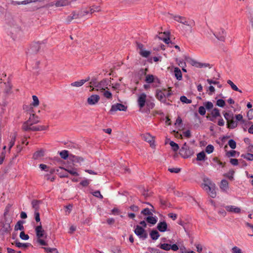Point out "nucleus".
<instances>
[{
    "mask_svg": "<svg viewBox=\"0 0 253 253\" xmlns=\"http://www.w3.org/2000/svg\"><path fill=\"white\" fill-rule=\"evenodd\" d=\"M44 155V151L43 150H40L37 151L33 154V158L34 159H38V158L43 156Z\"/></svg>",
    "mask_w": 253,
    "mask_h": 253,
    "instance_id": "nucleus-34",
    "label": "nucleus"
},
{
    "mask_svg": "<svg viewBox=\"0 0 253 253\" xmlns=\"http://www.w3.org/2000/svg\"><path fill=\"white\" fill-rule=\"evenodd\" d=\"M139 54L143 57L147 58L151 54L150 51L145 50L144 49L139 51Z\"/></svg>",
    "mask_w": 253,
    "mask_h": 253,
    "instance_id": "nucleus-51",
    "label": "nucleus"
},
{
    "mask_svg": "<svg viewBox=\"0 0 253 253\" xmlns=\"http://www.w3.org/2000/svg\"><path fill=\"white\" fill-rule=\"evenodd\" d=\"M220 188L224 191H226L229 189V183L225 179H222L219 185Z\"/></svg>",
    "mask_w": 253,
    "mask_h": 253,
    "instance_id": "nucleus-25",
    "label": "nucleus"
},
{
    "mask_svg": "<svg viewBox=\"0 0 253 253\" xmlns=\"http://www.w3.org/2000/svg\"><path fill=\"white\" fill-rule=\"evenodd\" d=\"M35 219L37 222H41V218L40 216V213L38 211H35L34 212Z\"/></svg>",
    "mask_w": 253,
    "mask_h": 253,
    "instance_id": "nucleus-61",
    "label": "nucleus"
},
{
    "mask_svg": "<svg viewBox=\"0 0 253 253\" xmlns=\"http://www.w3.org/2000/svg\"><path fill=\"white\" fill-rule=\"evenodd\" d=\"M157 229L161 232H164L168 230V225L165 221H160L157 224Z\"/></svg>",
    "mask_w": 253,
    "mask_h": 253,
    "instance_id": "nucleus-18",
    "label": "nucleus"
},
{
    "mask_svg": "<svg viewBox=\"0 0 253 253\" xmlns=\"http://www.w3.org/2000/svg\"><path fill=\"white\" fill-rule=\"evenodd\" d=\"M45 252L47 253H58V252L56 248H51L48 247L43 248Z\"/></svg>",
    "mask_w": 253,
    "mask_h": 253,
    "instance_id": "nucleus-40",
    "label": "nucleus"
},
{
    "mask_svg": "<svg viewBox=\"0 0 253 253\" xmlns=\"http://www.w3.org/2000/svg\"><path fill=\"white\" fill-rule=\"evenodd\" d=\"M225 208L227 211L235 213H239L241 211L240 208L232 205L226 206Z\"/></svg>",
    "mask_w": 253,
    "mask_h": 253,
    "instance_id": "nucleus-15",
    "label": "nucleus"
},
{
    "mask_svg": "<svg viewBox=\"0 0 253 253\" xmlns=\"http://www.w3.org/2000/svg\"><path fill=\"white\" fill-rule=\"evenodd\" d=\"M168 170L171 173H177L180 171L181 169L180 168H169L168 169Z\"/></svg>",
    "mask_w": 253,
    "mask_h": 253,
    "instance_id": "nucleus-60",
    "label": "nucleus"
},
{
    "mask_svg": "<svg viewBox=\"0 0 253 253\" xmlns=\"http://www.w3.org/2000/svg\"><path fill=\"white\" fill-rule=\"evenodd\" d=\"M158 247L167 251L170 250V244L168 243L160 244Z\"/></svg>",
    "mask_w": 253,
    "mask_h": 253,
    "instance_id": "nucleus-38",
    "label": "nucleus"
},
{
    "mask_svg": "<svg viewBox=\"0 0 253 253\" xmlns=\"http://www.w3.org/2000/svg\"><path fill=\"white\" fill-rule=\"evenodd\" d=\"M160 203L162 206L166 207H170L171 204L168 202L167 200L164 199L161 196L159 197Z\"/></svg>",
    "mask_w": 253,
    "mask_h": 253,
    "instance_id": "nucleus-26",
    "label": "nucleus"
},
{
    "mask_svg": "<svg viewBox=\"0 0 253 253\" xmlns=\"http://www.w3.org/2000/svg\"><path fill=\"white\" fill-rule=\"evenodd\" d=\"M134 233L143 240H145L148 237V234L146 231L142 227L137 225L134 230Z\"/></svg>",
    "mask_w": 253,
    "mask_h": 253,
    "instance_id": "nucleus-5",
    "label": "nucleus"
},
{
    "mask_svg": "<svg viewBox=\"0 0 253 253\" xmlns=\"http://www.w3.org/2000/svg\"><path fill=\"white\" fill-rule=\"evenodd\" d=\"M180 100L183 103L190 104L192 103V100L191 99H188L184 95L181 96L180 98Z\"/></svg>",
    "mask_w": 253,
    "mask_h": 253,
    "instance_id": "nucleus-48",
    "label": "nucleus"
},
{
    "mask_svg": "<svg viewBox=\"0 0 253 253\" xmlns=\"http://www.w3.org/2000/svg\"><path fill=\"white\" fill-rule=\"evenodd\" d=\"M39 122L40 120L38 116L32 113L30 114L29 119L23 123L22 126H32Z\"/></svg>",
    "mask_w": 253,
    "mask_h": 253,
    "instance_id": "nucleus-6",
    "label": "nucleus"
},
{
    "mask_svg": "<svg viewBox=\"0 0 253 253\" xmlns=\"http://www.w3.org/2000/svg\"><path fill=\"white\" fill-rule=\"evenodd\" d=\"M156 97L162 102L165 103V94L160 89H157L156 91Z\"/></svg>",
    "mask_w": 253,
    "mask_h": 253,
    "instance_id": "nucleus-17",
    "label": "nucleus"
},
{
    "mask_svg": "<svg viewBox=\"0 0 253 253\" xmlns=\"http://www.w3.org/2000/svg\"><path fill=\"white\" fill-rule=\"evenodd\" d=\"M89 11L87 9H82L77 11H74L72 13V15L68 16L67 18V21L70 23L73 19H76L83 18L89 14Z\"/></svg>",
    "mask_w": 253,
    "mask_h": 253,
    "instance_id": "nucleus-3",
    "label": "nucleus"
},
{
    "mask_svg": "<svg viewBox=\"0 0 253 253\" xmlns=\"http://www.w3.org/2000/svg\"><path fill=\"white\" fill-rule=\"evenodd\" d=\"M216 105L220 107H224L225 105V102L222 99H219L216 101Z\"/></svg>",
    "mask_w": 253,
    "mask_h": 253,
    "instance_id": "nucleus-55",
    "label": "nucleus"
},
{
    "mask_svg": "<svg viewBox=\"0 0 253 253\" xmlns=\"http://www.w3.org/2000/svg\"><path fill=\"white\" fill-rule=\"evenodd\" d=\"M142 138L144 140L148 142L152 148L155 147L154 137L150 135V133H148L143 134Z\"/></svg>",
    "mask_w": 253,
    "mask_h": 253,
    "instance_id": "nucleus-10",
    "label": "nucleus"
},
{
    "mask_svg": "<svg viewBox=\"0 0 253 253\" xmlns=\"http://www.w3.org/2000/svg\"><path fill=\"white\" fill-rule=\"evenodd\" d=\"M100 8L98 6H95L93 5L92 7H89V9L88 10L89 11V15H91L92 13H94L96 11H100Z\"/></svg>",
    "mask_w": 253,
    "mask_h": 253,
    "instance_id": "nucleus-50",
    "label": "nucleus"
},
{
    "mask_svg": "<svg viewBox=\"0 0 253 253\" xmlns=\"http://www.w3.org/2000/svg\"><path fill=\"white\" fill-rule=\"evenodd\" d=\"M153 215H150L147 217H146L145 219V220L149 223L154 225L157 222V218L156 216H152Z\"/></svg>",
    "mask_w": 253,
    "mask_h": 253,
    "instance_id": "nucleus-23",
    "label": "nucleus"
},
{
    "mask_svg": "<svg viewBox=\"0 0 253 253\" xmlns=\"http://www.w3.org/2000/svg\"><path fill=\"white\" fill-rule=\"evenodd\" d=\"M182 24L187 26L188 28V30L190 33H192V28L195 25V23L194 20L188 18L186 21H184Z\"/></svg>",
    "mask_w": 253,
    "mask_h": 253,
    "instance_id": "nucleus-16",
    "label": "nucleus"
},
{
    "mask_svg": "<svg viewBox=\"0 0 253 253\" xmlns=\"http://www.w3.org/2000/svg\"><path fill=\"white\" fill-rule=\"evenodd\" d=\"M12 245H15V246L17 248H23L26 249L29 247L32 246V244L29 243H20L18 240H16L14 243H12Z\"/></svg>",
    "mask_w": 253,
    "mask_h": 253,
    "instance_id": "nucleus-19",
    "label": "nucleus"
},
{
    "mask_svg": "<svg viewBox=\"0 0 253 253\" xmlns=\"http://www.w3.org/2000/svg\"><path fill=\"white\" fill-rule=\"evenodd\" d=\"M127 110V106H125L121 103H116L112 105L109 113L113 114V112L117 111H126Z\"/></svg>",
    "mask_w": 253,
    "mask_h": 253,
    "instance_id": "nucleus-8",
    "label": "nucleus"
},
{
    "mask_svg": "<svg viewBox=\"0 0 253 253\" xmlns=\"http://www.w3.org/2000/svg\"><path fill=\"white\" fill-rule=\"evenodd\" d=\"M11 227L10 224H5L3 225L2 228L0 229V233L1 234L4 235L9 233L11 231Z\"/></svg>",
    "mask_w": 253,
    "mask_h": 253,
    "instance_id": "nucleus-20",
    "label": "nucleus"
},
{
    "mask_svg": "<svg viewBox=\"0 0 253 253\" xmlns=\"http://www.w3.org/2000/svg\"><path fill=\"white\" fill-rule=\"evenodd\" d=\"M169 145L171 147L172 150L174 152L177 151L179 149L178 145L173 141H170Z\"/></svg>",
    "mask_w": 253,
    "mask_h": 253,
    "instance_id": "nucleus-43",
    "label": "nucleus"
},
{
    "mask_svg": "<svg viewBox=\"0 0 253 253\" xmlns=\"http://www.w3.org/2000/svg\"><path fill=\"white\" fill-rule=\"evenodd\" d=\"M211 114L213 118H216L218 117H220L219 110L217 108H214L212 111Z\"/></svg>",
    "mask_w": 253,
    "mask_h": 253,
    "instance_id": "nucleus-44",
    "label": "nucleus"
},
{
    "mask_svg": "<svg viewBox=\"0 0 253 253\" xmlns=\"http://www.w3.org/2000/svg\"><path fill=\"white\" fill-rule=\"evenodd\" d=\"M147 95L145 93H142L139 94L137 99V104L138 106L140 109L143 108L145 105L147 100H146Z\"/></svg>",
    "mask_w": 253,
    "mask_h": 253,
    "instance_id": "nucleus-9",
    "label": "nucleus"
},
{
    "mask_svg": "<svg viewBox=\"0 0 253 253\" xmlns=\"http://www.w3.org/2000/svg\"><path fill=\"white\" fill-rule=\"evenodd\" d=\"M174 76L178 81H181L182 79V75L180 69L178 67H175L174 69Z\"/></svg>",
    "mask_w": 253,
    "mask_h": 253,
    "instance_id": "nucleus-24",
    "label": "nucleus"
},
{
    "mask_svg": "<svg viewBox=\"0 0 253 253\" xmlns=\"http://www.w3.org/2000/svg\"><path fill=\"white\" fill-rule=\"evenodd\" d=\"M214 147L211 144H209L206 148L205 151L208 154H211L213 152Z\"/></svg>",
    "mask_w": 253,
    "mask_h": 253,
    "instance_id": "nucleus-54",
    "label": "nucleus"
},
{
    "mask_svg": "<svg viewBox=\"0 0 253 253\" xmlns=\"http://www.w3.org/2000/svg\"><path fill=\"white\" fill-rule=\"evenodd\" d=\"M16 133H14L12 135L10 136L11 140L8 144L9 151H10L11 148L14 146L16 141Z\"/></svg>",
    "mask_w": 253,
    "mask_h": 253,
    "instance_id": "nucleus-31",
    "label": "nucleus"
},
{
    "mask_svg": "<svg viewBox=\"0 0 253 253\" xmlns=\"http://www.w3.org/2000/svg\"><path fill=\"white\" fill-rule=\"evenodd\" d=\"M141 213L144 215H148L149 216L150 215H153V213L150 211V209L148 208H145L142 210Z\"/></svg>",
    "mask_w": 253,
    "mask_h": 253,
    "instance_id": "nucleus-52",
    "label": "nucleus"
},
{
    "mask_svg": "<svg viewBox=\"0 0 253 253\" xmlns=\"http://www.w3.org/2000/svg\"><path fill=\"white\" fill-rule=\"evenodd\" d=\"M241 157L248 161H253V154L250 153H247L246 154H242Z\"/></svg>",
    "mask_w": 253,
    "mask_h": 253,
    "instance_id": "nucleus-37",
    "label": "nucleus"
},
{
    "mask_svg": "<svg viewBox=\"0 0 253 253\" xmlns=\"http://www.w3.org/2000/svg\"><path fill=\"white\" fill-rule=\"evenodd\" d=\"M41 203V201L40 200H34L32 201V205L35 211H38L40 209V204Z\"/></svg>",
    "mask_w": 253,
    "mask_h": 253,
    "instance_id": "nucleus-30",
    "label": "nucleus"
},
{
    "mask_svg": "<svg viewBox=\"0 0 253 253\" xmlns=\"http://www.w3.org/2000/svg\"><path fill=\"white\" fill-rule=\"evenodd\" d=\"M207 159L205 153L204 151H202L197 154L196 160L198 161H203Z\"/></svg>",
    "mask_w": 253,
    "mask_h": 253,
    "instance_id": "nucleus-32",
    "label": "nucleus"
},
{
    "mask_svg": "<svg viewBox=\"0 0 253 253\" xmlns=\"http://www.w3.org/2000/svg\"><path fill=\"white\" fill-rule=\"evenodd\" d=\"M224 117L225 120L228 122L230 119H233V114H229V113H225L224 114Z\"/></svg>",
    "mask_w": 253,
    "mask_h": 253,
    "instance_id": "nucleus-57",
    "label": "nucleus"
},
{
    "mask_svg": "<svg viewBox=\"0 0 253 253\" xmlns=\"http://www.w3.org/2000/svg\"><path fill=\"white\" fill-rule=\"evenodd\" d=\"M20 238L23 240H27L29 239V236L28 234H26L24 231H22L20 233Z\"/></svg>",
    "mask_w": 253,
    "mask_h": 253,
    "instance_id": "nucleus-56",
    "label": "nucleus"
},
{
    "mask_svg": "<svg viewBox=\"0 0 253 253\" xmlns=\"http://www.w3.org/2000/svg\"><path fill=\"white\" fill-rule=\"evenodd\" d=\"M228 144L230 147L232 149H234L236 147V142L232 139H231L228 141Z\"/></svg>",
    "mask_w": 253,
    "mask_h": 253,
    "instance_id": "nucleus-53",
    "label": "nucleus"
},
{
    "mask_svg": "<svg viewBox=\"0 0 253 253\" xmlns=\"http://www.w3.org/2000/svg\"><path fill=\"white\" fill-rule=\"evenodd\" d=\"M84 84V82L82 80L78 81L71 84V85L74 87H80Z\"/></svg>",
    "mask_w": 253,
    "mask_h": 253,
    "instance_id": "nucleus-49",
    "label": "nucleus"
},
{
    "mask_svg": "<svg viewBox=\"0 0 253 253\" xmlns=\"http://www.w3.org/2000/svg\"><path fill=\"white\" fill-rule=\"evenodd\" d=\"M172 18L175 21L181 24L187 19L186 17L179 15H173Z\"/></svg>",
    "mask_w": 253,
    "mask_h": 253,
    "instance_id": "nucleus-29",
    "label": "nucleus"
},
{
    "mask_svg": "<svg viewBox=\"0 0 253 253\" xmlns=\"http://www.w3.org/2000/svg\"><path fill=\"white\" fill-rule=\"evenodd\" d=\"M162 34V33H161ZM163 35H165V37H162L161 36H158V38L161 40L163 41L166 44H169L170 42V39H169V35L170 33L169 32H164L163 33Z\"/></svg>",
    "mask_w": 253,
    "mask_h": 253,
    "instance_id": "nucleus-21",
    "label": "nucleus"
},
{
    "mask_svg": "<svg viewBox=\"0 0 253 253\" xmlns=\"http://www.w3.org/2000/svg\"><path fill=\"white\" fill-rule=\"evenodd\" d=\"M215 37L220 41H224L226 37V32L223 29H221L218 33L214 34Z\"/></svg>",
    "mask_w": 253,
    "mask_h": 253,
    "instance_id": "nucleus-14",
    "label": "nucleus"
},
{
    "mask_svg": "<svg viewBox=\"0 0 253 253\" xmlns=\"http://www.w3.org/2000/svg\"><path fill=\"white\" fill-rule=\"evenodd\" d=\"M92 194L95 197L99 198L101 199H103V196L101 194L99 190H96L92 193Z\"/></svg>",
    "mask_w": 253,
    "mask_h": 253,
    "instance_id": "nucleus-58",
    "label": "nucleus"
},
{
    "mask_svg": "<svg viewBox=\"0 0 253 253\" xmlns=\"http://www.w3.org/2000/svg\"><path fill=\"white\" fill-rule=\"evenodd\" d=\"M11 89L12 86L9 83H7V84L5 86V88L4 90V92L6 95H8L11 93Z\"/></svg>",
    "mask_w": 253,
    "mask_h": 253,
    "instance_id": "nucleus-45",
    "label": "nucleus"
},
{
    "mask_svg": "<svg viewBox=\"0 0 253 253\" xmlns=\"http://www.w3.org/2000/svg\"><path fill=\"white\" fill-rule=\"evenodd\" d=\"M190 63L193 66H195L197 68H203V67H210V64L209 63H202L196 61L194 59H191L190 60Z\"/></svg>",
    "mask_w": 253,
    "mask_h": 253,
    "instance_id": "nucleus-13",
    "label": "nucleus"
},
{
    "mask_svg": "<svg viewBox=\"0 0 253 253\" xmlns=\"http://www.w3.org/2000/svg\"><path fill=\"white\" fill-rule=\"evenodd\" d=\"M36 236L38 238L37 242L42 246H47V244L44 240L42 238H46L47 237L46 233L42 229L41 222L35 228Z\"/></svg>",
    "mask_w": 253,
    "mask_h": 253,
    "instance_id": "nucleus-2",
    "label": "nucleus"
},
{
    "mask_svg": "<svg viewBox=\"0 0 253 253\" xmlns=\"http://www.w3.org/2000/svg\"><path fill=\"white\" fill-rule=\"evenodd\" d=\"M32 98L33 101L31 105L34 107H37L39 105V100L38 97L36 95H34L32 96Z\"/></svg>",
    "mask_w": 253,
    "mask_h": 253,
    "instance_id": "nucleus-42",
    "label": "nucleus"
},
{
    "mask_svg": "<svg viewBox=\"0 0 253 253\" xmlns=\"http://www.w3.org/2000/svg\"><path fill=\"white\" fill-rule=\"evenodd\" d=\"M227 127L229 128H235L237 126V122L234 121L233 119H230L227 122Z\"/></svg>",
    "mask_w": 253,
    "mask_h": 253,
    "instance_id": "nucleus-33",
    "label": "nucleus"
},
{
    "mask_svg": "<svg viewBox=\"0 0 253 253\" xmlns=\"http://www.w3.org/2000/svg\"><path fill=\"white\" fill-rule=\"evenodd\" d=\"M194 153L193 149L190 148L186 142L183 144L179 150V154L184 159L190 157Z\"/></svg>",
    "mask_w": 253,
    "mask_h": 253,
    "instance_id": "nucleus-4",
    "label": "nucleus"
},
{
    "mask_svg": "<svg viewBox=\"0 0 253 253\" xmlns=\"http://www.w3.org/2000/svg\"><path fill=\"white\" fill-rule=\"evenodd\" d=\"M247 117L249 120L253 118V109H250L247 112Z\"/></svg>",
    "mask_w": 253,
    "mask_h": 253,
    "instance_id": "nucleus-63",
    "label": "nucleus"
},
{
    "mask_svg": "<svg viewBox=\"0 0 253 253\" xmlns=\"http://www.w3.org/2000/svg\"><path fill=\"white\" fill-rule=\"evenodd\" d=\"M234 171L233 170H230L228 173L224 174V176L228 178L230 180H233L234 179L233 175L234 174Z\"/></svg>",
    "mask_w": 253,
    "mask_h": 253,
    "instance_id": "nucleus-46",
    "label": "nucleus"
},
{
    "mask_svg": "<svg viewBox=\"0 0 253 253\" xmlns=\"http://www.w3.org/2000/svg\"><path fill=\"white\" fill-rule=\"evenodd\" d=\"M145 82L148 84L155 83V78L152 75H148L146 77Z\"/></svg>",
    "mask_w": 253,
    "mask_h": 253,
    "instance_id": "nucleus-39",
    "label": "nucleus"
},
{
    "mask_svg": "<svg viewBox=\"0 0 253 253\" xmlns=\"http://www.w3.org/2000/svg\"><path fill=\"white\" fill-rule=\"evenodd\" d=\"M204 183L202 184L203 188L207 191L209 195L212 198H215L216 192L215 191V184L208 177L203 179Z\"/></svg>",
    "mask_w": 253,
    "mask_h": 253,
    "instance_id": "nucleus-1",
    "label": "nucleus"
},
{
    "mask_svg": "<svg viewBox=\"0 0 253 253\" xmlns=\"http://www.w3.org/2000/svg\"><path fill=\"white\" fill-rule=\"evenodd\" d=\"M160 236L159 232L156 230H152L150 233V236L153 240H157Z\"/></svg>",
    "mask_w": 253,
    "mask_h": 253,
    "instance_id": "nucleus-28",
    "label": "nucleus"
},
{
    "mask_svg": "<svg viewBox=\"0 0 253 253\" xmlns=\"http://www.w3.org/2000/svg\"><path fill=\"white\" fill-rule=\"evenodd\" d=\"M147 108L150 110V109H153L155 106V103L154 102H151L150 101L147 100L146 103Z\"/></svg>",
    "mask_w": 253,
    "mask_h": 253,
    "instance_id": "nucleus-59",
    "label": "nucleus"
},
{
    "mask_svg": "<svg viewBox=\"0 0 253 253\" xmlns=\"http://www.w3.org/2000/svg\"><path fill=\"white\" fill-rule=\"evenodd\" d=\"M25 223V221L23 220H19L14 227V230L15 231L21 230L23 231L24 229V227L23 224Z\"/></svg>",
    "mask_w": 253,
    "mask_h": 253,
    "instance_id": "nucleus-27",
    "label": "nucleus"
},
{
    "mask_svg": "<svg viewBox=\"0 0 253 253\" xmlns=\"http://www.w3.org/2000/svg\"><path fill=\"white\" fill-rule=\"evenodd\" d=\"M227 83L228 84H229L232 88V89L235 91H238L239 92L242 93V91L241 90L239 89L238 87L231 81L229 80L227 81Z\"/></svg>",
    "mask_w": 253,
    "mask_h": 253,
    "instance_id": "nucleus-36",
    "label": "nucleus"
},
{
    "mask_svg": "<svg viewBox=\"0 0 253 253\" xmlns=\"http://www.w3.org/2000/svg\"><path fill=\"white\" fill-rule=\"evenodd\" d=\"M198 111L199 113L202 116H204L206 114V108L204 106H200L199 108Z\"/></svg>",
    "mask_w": 253,
    "mask_h": 253,
    "instance_id": "nucleus-62",
    "label": "nucleus"
},
{
    "mask_svg": "<svg viewBox=\"0 0 253 253\" xmlns=\"http://www.w3.org/2000/svg\"><path fill=\"white\" fill-rule=\"evenodd\" d=\"M70 160L73 163H81L84 161V159L82 157L77 156L73 154L70 155Z\"/></svg>",
    "mask_w": 253,
    "mask_h": 253,
    "instance_id": "nucleus-22",
    "label": "nucleus"
},
{
    "mask_svg": "<svg viewBox=\"0 0 253 253\" xmlns=\"http://www.w3.org/2000/svg\"><path fill=\"white\" fill-rule=\"evenodd\" d=\"M232 253H243L242 250L238 247L235 246L232 249Z\"/></svg>",
    "mask_w": 253,
    "mask_h": 253,
    "instance_id": "nucleus-64",
    "label": "nucleus"
},
{
    "mask_svg": "<svg viewBox=\"0 0 253 253\" xmlns=\"http://www.w3.org/2000/svg\"><path fill=\"white\" fill-rule=\"evenodd\" d=\"M40 48V42H39L33 43L29 49V52L30 53H37Z\"/></svg>",
    "mask_w": 253,
    "mask_h": 253,
    "instance_id": "nucleus-12",
    "label": "nucleus"
},
{
    "mask_svg": "<svg viewBox=\"0 0 253 253\" xmlns=\"http://www.w3.org/2000/svg\"><path fill=\"white\" fill-rule=\"evenodd\" d=\"M68 1L67 0H58L55 3V5L57 7L63 6L67 4Z\"/></svg>",
    "mask_w": 253,
    "mask_h": 253,
    "instance_id": "nucleus-41",
    "label": "nucleus"
},
{
    "mask_svg": "<svg viewBox=\"0 0 253 253\" xmlns=\"http://www.w3.org/2000/svg\"><path fill=\"white\" fill-rule=\"evenodd\" d=\"M60 156L64 160H66L68 157L70 158L71 154H69V152L67 150H63L59 153Z\"/></svg>",
    "mask_w": 253,
    "mask_h": 253,
    "instance_id": "nucleus-35",
    "label": "nucleus"
},
{
    "mask_svg": "<svg viewBox=\"0 0 253 253\" xmlns=\"http://www.w3.org/2000/svg\"><path fill=\"white\" fill-rule=\"evenodd\" d=\"M99 99L100 97L98 95L93 94L87 98V103L91 105H94L98 102Z\"/></svg>",
    "mask_w": 253,
    "mask_h": 253,
    "instance_id": "nucleus-11",
    "label": "nucleus"
},
{
    "mask_svg": "<svg viewBox=\"0 0 253 253\" xmlns=\"http://www.w3.org/2000/svg\"><path fill=\"white\" fill-rule=\"evenodd\" d=\"M48 128L47 126H22V129L26 131H42L47 129Z\"/></svg>",
    "mask_w": 253,
    "mask_h": 253,
    "instance_id": "nucleus-7",
    "label": "nucleus"
},
{
    "mask_svg": "<svg viewBox=\"0 0 253 253\" xmlns=\"http://www.w3.org/2000/svg\"><path fill=\"white\" fill-rule=\"evenodd\" d=\"M204 107L208 110H211L212 109L213 107V105L211 101H207L204 103Z\"/></svg>",
    "mask_w": 253,
    "mask_h": 253,
    "instance_id": "nucleus-47",
    "label": "nucleus"
}]
</instances>
